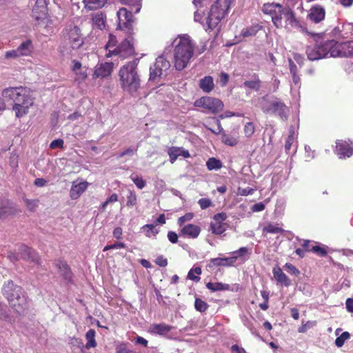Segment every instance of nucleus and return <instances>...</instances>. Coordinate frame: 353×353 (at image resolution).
<instances>
[{
    "mask_svg": "<svg viewBox=\"0 0 353 353\" xmlns=\"http://www.w3.org/2000/svg\"><path fill=\"white\" fill-rule=\"evenodd\" d=\"M0 97V112L6 110V105L3 99L13 101L12 110L17 118H21L29 113L30 108L34 105V99L32 92L28 87H8L2 90Z\"/></svg>",
    "mask_w": 353,
    "mask_h": 353,
    "instance_id": "f257e3e1",
    "label": "nucleus"
},
{
    "mask_svg": "<svg viewBox=\"0 0 353 353\" xmlns=\"http://www.w3.org/2000/svg\"><path fill=\"white\" fill-rule=\"evenodd\" d=\"M174 47V65L176 70L185 68L192 59L196 43L188 34L179 35L172 42Z\"/></svg>",
    "mask_w": 353,
    "mask_h": 353,
    "instance_id": "f03ea898",
    "label": "nucleus"
},
{
    "mask_svg": "<svg viewBox=\"0 0 353 353\" xmlns=\"http://www.w3.org/2000/svg\"><path fill=\"white\" fill-rule=\"evenodd\" d=\"M138 64L139 59H134L121 66L119 71L121 88L130 94L137 92L140 87L141 79L138 73Z\"/></svg>",
    "mask_w": 353,
    "mask_h": 353,
    "instance_id": "7ed1b4c3",
    "label": "nucleus"
},
{
    "mask_svg": "<svg viewBox=\"0 0 353 353\" xmlns=\"http://www.w3.org/2000/svg\"><path fill=\"white\" fill-rule=\"evenodd\" d=\"M3 294L11 307L19 314H24L29 308V301L22 288L12 280L5 282L2 288Z\"/></svg>",
    "mask_w": 353,
    "mask_h": 353,
    "instance_id": "20e7f679",
    "label": "nucleus"
},
{
    "mask_svg": "<svg viewBox=\"0 0 353 353\" xmlns=\"http://www.w3.org/2000/svg\"><path fill=\"white\" fill-rule=\"evenodd\" d=\"M231 3V0H217L211 7L205 24L208 29L213 30L225 16Z\"/></svg>",
    "mask_w": 353,
    "mask_h": 353,
    "instance_id": "39448f33",
    "label": "nucleus"
},
{
    "mask_svg": "<svg viewBox=\"0 0 353 353\" xmlns=\"http://www.w3.org/2000/svg\"><path fill=\"white\" fill-rule=\"evenodd\" d=\"M334 45V40H327L319 44L310 46L306 49L307 58L311 61H316L327 57L328 55L332 57Z\"/></svg>",
    "mask_w": 353,
    "mask_h": 353,
    "instance_id": "423d86ee",
    "label": "nucleus"
},
{
    "mask_svg": "<svg viewBox=\"0 0 353 353\" xmlns=\"http://www.w3.org/2000/svg\"><path fill=\"white\" fill-rule=\"evenodd\" d=\"M170 68V61L163 55L159 56L153 65L150 68L149 81H156L165 77Z\"/></svg>",
    "mask_w": 353,
    "mask_h": 353,
    "instance_id": "0eeeda50",
    "label": "nucleus"
},
{
    "mask_svg": "<svg viewBox=\"0 0 353 353\" xmlns=\"http://www.w3.org/2000/svg\"><path fill=\"white\" fill-rule=\"evenodd\" d=\"M134 54V49L132 39L128 37L124 39L116 48L110 50V52H107L106 57H111L112 56H117L121 59H125Z\"/></svg>",
    "mask_w": 353,
    "mask_h": 353,
    "instance_id": "6e6552de",
    "label": "nucleus"
},
{
    "mask_svg": "<svg viewBox=\"0 0 353 353\" xmlns=\"http://www.w3.org/2000/svg\"><path fill=\"white\" fill-rule=\"evenodd\" d=\"M63 38L72 49H78L83 44V38L77 26H68L64 30Z\"/></svg>",
    "mask_w": 353,
    "mask_h": 353,
    "instance_id": "1a4fd4ad",
    "label": "nucleus"
},
{
    "mask_svg": "<svg viewBox=\"0 0 353 353\" xmlns=\"http://www.w3.org/2000/svg\"><path fill=\"white\" fill-rule=\"evenodd\" d=\"M194 106L203 108L206 112L216 114L223 110V103L219 99L203 97L195 101Z\"/></svg>",
    "mask_w": 353,
    "mask_h": 353,
    "instance_id": "9d476101",
    "label": "nucleus"
},
{
    "mask_svg": "<svg viewBox=\"0 0 353 353\" xmlns=\"http://www.w3.org/2000/svg\"><path fill=\"white\" fill-rule=\"evenodd\" d=\"M262 110L266 114H277L284 121L287 120L290 111L286 105L279 99L274 100L266 105H263Z\"/></svg>",
    "mask_w": 353,
    "mask_h": 353,
    "instance_id": "9b49d317",
    "label": "nucleus"
},
{
    "mask_svg": "<svg viewBox=\"0 0 353 353\" xmlns=\"http://www.w3.org/2000/svg\"><path fill=\"white\" fill-rule=\"evenodd\" d=\"M32 17L37 22L38 25L48 26L50 23L45 0H37L32 9Z\"/></svg>",
    "mask_w": 353,
    "mask_h": 353,
    "instance_id": "f8f14e48",
    "label": "nucleus"
},
{
    "mask_svg": "<svg viewBox=\"0 0 353 353\" xmlns=\"http://www.w3.org/2000/svg\"><path fill=\"white\" fill-rule=\"evenodd\" d=\"M132 12L134 13V9L128 10L125 8H120L117 12V16L118 18V28L123 30H128L130 32L132 30V24L133 22Z\"/></svg>",
    "mask_w": 353,
    "mask_h": 353,
    "instance_id": "ddd939ff",
    "label": "nucleus"
},
{
    "mask_svg": "<svg viewBox=\"0 0 353 353\" xmlns=\"http://www.w3.org/2000/svg\"><path fill=\"white\" fill-rule=\"evenodd\" d=\"M353 57V41L339 43L335 41L332 57Z\"/></svg>",
    "mask_w": 353,
    "mask_h": 353,
    "instance_id": "4468645a",
    "label": "nucleus"
},
{
    "mask_svg": "<svg viewBox=\"0 0 353 353\" xmlns=\"http://www.w3.org/2000/svg\"><path fill=\"white\" fill-rule=\"evenodd\" d=\"M18 250L20 258L33 262L37 265L40 264V257L34 250L25 245H21Z\"/></svg>",
    "mask_w": 353,
    "mask_h": 353,
    "instance_id": "2eb2a0df",
    "label": "nucleus"
},
{
    "mask_svg": "<svg viewBox=\"0 0 353 353\" xmlns=\"http://www.w3.org/2000/svg\"><path fill=\"white\" fill-rule=\"evenodd\" d=\"M336 152L339 158L350 157L353 154V148L346 141L339 140L336 142Z\"/></svg>",
    "mask_w": 353,
    "mask_h": 353,
    "instance_id": "dca6fc26",
    "label": "nucleus"
},
{
    "mask_svg": "<svg viewBox=\"0 0 353 353\" xmlns=\"http://www.w3.org/2000/svg\"><path fill=\"white\" fill-rule=\"evenodd\" d=\"M113 68V63L112 62H104L98 63L95 66V70L93 74L94 78H103L109 76Z\"/></svg>",
    "mask_w": 353,
    "mask_h": 353,
    "instance_id": "f3484780",
    "label": "nucleus"
},
{
    "mask_svg": "<svg viewBox=\"0 0 353 353\" xmlns=\"http://www.w3.org/2000/svg\"><path fill=\"white\" fill-rule=\"evenodd\" d=\"M88 183L82 181L79 183L73 182L70 190V196L72 199H77L87 189Z\"/></svg>",
    "mask_w": 353,
    "mask_h": 353,
    "instance_id": "a211bd4d",
    "label": "nucleus"
},
{
    "mask_svg": "<svg viewBox=\"0 0 353 353\" xmlns=\"http://www.w3.org/2000/svg\"><path fill=\"white\" fill-rule=\"evenodd\" d=\"M325 11L322 6L316 5L310 8L309 17L313 22L316 23L321 22L325 19Z\"/></svg>",
    "mask_w": 353,
    "mask_h": 353,
    "instance_id": "6ab92c4d",
    "label": "nucleus"
},
{
    "mask_svg": "<svg viewBox=\"0 0 353 353\" xmlns=\"http://www.w3.org/2000/svg\"><path fill=\"white\" fill-rule=\"evenodd\" d=\"M172 330V326L165 323H154L150 325L148 332L153 334L165 336Z\"/></svg>",
    "mask_w": 353,
    "mask_h": 353,
    "instance_id": "aec40b11",
    "label": "nucleus"
},
{
    "mask_svg": "<svg viewBox=\"0 0 353 353\" xmlns=\"http://www.w3.org/2000/svg\"><path fill=\"white\" fill-rule=\"evenodd\" d=\"M201 232V228L194 224H187L183 226L181 230V234L184 236H188L192 239H196L198 237Z\"/></svg>",
    "mask_w": 353,
    "mask_h": 353,
    "instance_id": "412c9836",
    "label": "nucleus"
},
{
    "mask_svg": "<svg viewBox=\"0 0 353 353\" xmlns=\"http://www.w3.org/2000/svg\"><path fill=\"white\" fill-rule=\"evenodd\" d=\"M237 260V256L225 258H214L210 259L212 266H232Z\"/></svg>",
    "mask_w": 353,
    "mask_h": 353,
    "instance_id": "4be33fe9",
    "label": "nucleus"
},
{
    "mask_svg": "<svg viewBox=\"0 0 353 353\" xmlns=\"http://www.w3.org/2000/svg\"><path fill=\"white\" fill-rule=\"evenodd\" d=\"M55 265L58 268L61 276L66 281L72 280V272L68 265L63 261L57 260L55 261Z\"/></svg>",
    "mask_w": 353,
    "mask_h": 353,
    "instance_id": "5701e85b",
    "label": "nucleus"
},
{
    "mask_svg": "<svg viewBox=\"0 0 353 353\" xmlns=\"http://www.w3.org/2000/svg\"><path fill=\"white\" fill-rule=\"evenodd\" d=\"M284 18L285 20V27L288 28L290 26L292 28H301V30L303 31V28L301 26L299 22L294 17V12L292 10L290 9H286L284 11Z\"/></svg>",
    "mask_w": 353,
    "mask_h": 353,
    "instance_id": "b1692460",
    "label": "nucleus"
},
{
    "mask_svg": "<svg viewBox=\"0 0 353 353\" xmlns=\"http://www.w3.org/2000/svg\"><path fill=\"white\" fill-rule=\"evenodd\" d=\"M20 57H29L31 56L34 51V46L32 41L28 39L23 41L17 48Z\"/></svg>",
    "mask_w": 353,
    "mask_h": 353,
    "instance_id": "393cba45",
    "label": "nucleus"
},
{
    "mask_svg": "<svg viewBox=\"0 0 353 353\" xmlns=\"http://www.w3.org/2000/svg\"><path fill=\"white\" fill-rule=\"evenodd\" d=\"M296 134L295 129L293 126H291L289 129V134L285 141V150L287 152H289L290 149L293 148V151L295 152L296 150Z\"/></svg>",
    "mask_w": 353,
    "mask_h": 353,
    "instance_id": "a878e982",
    "label": "nucleus"
},
{
    "mask_svg": "<svg viewBox=\"0 0 353 353\" xmlns=\"http://www.w3.org/2000/svg\"><path fill=\"white\" fill-rule=\"evenodd\" d=\"M272 273L276 281L284 285L286 287H288L291 285L290 279L284 274L281 269V268L276 266L273 268Z\"/></svg>",
    "mask_w": 353,
    "mask_h": 353,
    "instance_id": "bb28decb",
    "label": "nucleus"
},
{
    "mask_svg": "<svg viewBox=\"0 0 353 353\" xmlns=\"http://www.w3.org/2000/svg\"><path fill=\"white\" fill-rule=\"evenodd\" d=\"M199 88L205 93L210 92L214 88L213 78L211 76H205L199 81Z\"/></svg>",
    "mask_w": 353,
    "mask_h": 353,
    "instance_id": "cd10ccee",
    "label": "nucleus"
},
{
    "mask_svg": "<svg viewBox=\"0 0 353 353\" xmlns=\"http://www.w3.org/2000/svg\"><path fill=\"white\" fill-rule=\"evenodd\" d=\"M14 211V208L12 203L8 200L2 201L0 203V218H5L12 214Z\"/></svg>",
    "mask_w": 353,
    "mask_h": 353,
    "instance_id": "c85d7f7f",
    "label": "nucleus"
},
{
    "mask_svg": "<svg viewBox=\"0 0 353 353\" xmlns=\"http://www.w3.org/2000/svg\"><path fill=\"white\" fill-rule=\"evenodd\" d=\"M281 5L279 3H265L263 6V12L265 14H269L272 17L281 10Z\"/></svg>",
    "mask_w": 353,
    "mask_h": 353,
    "instance_id": "c756f323",
    "label": "nucleus"
},
{
    "mask_svg": "<svg viewBox=\"0 0 353 353\" xmlns=\"http://www.w3.org/2000/svg\"><path fill=\"white\" fill-rule=\"evenodd\" d=\"M107 0H83L85 8L88 10H92L102 8L106 3Z\"/></svg>",
    "mask_w": 353,
    "mask_h": 353,
    "instance_id": "7c9ffc66",
    "label": "nucleus"
},
{
    "mask_svg": "<svg viewBox=\"0 0 353 353\" xmlns=\"http://www.w3.org/2000/svg\"><path fill=\"white\" fill-rule=\"evenodd\" d=\"M96 332L93 329H90L85 334V339L87 343L85 344V347L87 349H90L92 347H95L97 346V342L95 340Z\"/></svg>",
    "mask_w": 353,
    "mask_h": 353,
    "instance_id": "2f4dec72",
    "label": "nucleus"
},
{
    "mask_svg": "<svg viewBox=\"0 0 353 353\" xmlns=\"http://www.w3.org/2000/svg\"><path fill=\"white\" fill-rule=\"evenodd\" d=\"M243 86L250 90L258 91L261 86V81L257 76H254L252 80L245 81L243 83Z\"/></svg>",
    "mask_w": 353,
    "mask_h": 353,
    "instance_id": "473e14b6",
    "label": "nucleus"
},
{
    "mask_svg": "<svg viewBox=\"0 0 353 353\" xmlns=\"http://www.w3.org/2000/svg\"><path fill=\"white\" fill-rule=\"evenodd\" d=\"M284 232L283 229L279 226V224L268 223L263 228V234H281Z\"/></svg>",
    "mask_w": 353,
    "mask_h": 353,
    "instance_id": "72a5a7b5",
    "label": "nucleus"
},
{
    "mask_svg": "<svg viewBox=\"0 0 353 353\" xmlns=\"http://www.w3.org/2000/svg\"><path fill=\"white\" fill-rule=\"evenodd\" d=\"M206 288L212 292L227 290L230 288L228 284L222 283H206Z\"/></svg>",
    "mask_w": 353,
    "mask_h": 353,
    "instance_id": "f704fd0d",
    "label": "nucleus"
},
{
    "mask_svg": "<svg viewBox=\"0 0 353 353\" xmlns=\"http://www.w3.org/2000/svg\"><path fill=\"white\" fill-rule=\"evenodd\" d=\"M122 4L129 6L130 9H134V14L139 12L141 8L142 0H119Z\"/></svg>",
    "mask_w": 353,
    "mask_h": 353,
    "instance_id": "c9c22d12",
    "label": "nucleus"
},
{
    "mask_svg": "<svg viewBox=\"0 0 353 353\" xmlns=\"http://www.w3.org/2000/svg\"><path fill=\"white\" fill-rule=\"evenodd\" d=\"M92 23L97 28L102 30L105 28V17L101 13H97L92 16Z\"/></svg>",
    "mask_w": 353,
    "mask_h": 353,
    "instance_id": "e433bc0d",
    "label": "nucleus"
},
{
    "mask_svg": "<svg viewBox=\"0 0 353 353\" xmlns=\"http://www.w3.org/2000/svg\"><path fill=\"white\" fill-rule=\"evenodd\" d=\"M210 228L212 232L215 234H221L226 230L225 223H219L214 221L210 223Z\"/></svg>",
    "mask_w": 353,
    "mask_h": 353,
    "instance_id": "4c0bfd02",
    "label": "nucleus"
},
{
    "mask_svg": "<svg viewBox=\"0 0 353 353\" xmlns=\"http://www.w3.org/2000/svg\"><path fill=\"white\" fill-rule=\"evenodd\" d=\"M286 9L290 8H283V6H281V10L272 17V21L276 28H281L283 26L282 16H284V11L286 10Z\"/></svg>",
    "mask_w": 353,
    "mask_h": 353,
    "instance_id": "58836bf2",
    "label": "nucleus"
},
{
    "mask_svg": "<svg viewBox=\"0 0 353 353\" xmlns=\"http://www.w3.org/2000/svg\"><path fill=\"white\" fill-rule=\"evenodd\" d=\"M206 166L209 170H217L222 167V163L219 159L212 157L206 162Z\"/></svg>",
    "mask_w": 353,
    "mask_h": 353,
    "instance_id": "ea45409f",
    "label": "nucleus"
},
{
    "mask_svg": "<svg viewBox=\"0 0 353 353\" xmlns=\"http://www.w3.org/2000/svg\"><path fill=\"white\" fill-rule=\"evenodd\" d=\"M201 272L202 271L200 267L192 268L188 274V278L190 280L197 282L200 280V277L199 276L201 274Z\"/></svg>",
    "mask_w": 353,
    "mask_h": 353,
    "instance_id": "a19ab883",
    "label": "nucleus"
},
{
    "mask_svg": "<svg viewBox=\"0 0 353 353\" xmlns=\"http://www.w3.org/2000/svg\"><path fill=\"white\" fill-rule=\"evenodd\" d=\"M73 72L75 74V81L79 83L85 81L88 77L87 68L85 67L81 68V70H79V71H74Z\"/></svg>",
    "mask_w": 353,
    "mask_h": 353,
    "instance_id": "79ce46f5",
    "label": "nucleus"
},
{
    "mask_svg": "<svg viewBox=\"0 0 353 353\" xmlns=\"http://www.w3.org/2000/svg\"><path fill=\"white\" fill-rule=\"evenodd\" d=\"M208 307L209 305L204 301L199 298L195 299L194 307L197 311L200 312H204L208 310Z\"/></svg>",
    "mask_w": 353,
    "mask_h": 353,
    "instance_id": "37998d69",
    "label": "nucleus"
},
{
    "mask_svg": "<svg viewBox=\"0 0 353 353\" xmlns=\"http://www.w3.org/2000/svg\"><path fill=\"white\" fill-rule=\"evenodd\" d=\"M179 152H181V148L171 147L169 148L168 154L172 163H173L179 157Z\"/></svg>",
    "mask_w": 353,
    "mask_h": 353,
    "instance_id": "c03bdc74",
    "label": "nucleus"
},
{
    "mask_svg": "<svg viewBox=\"0 0 353 353\" xmlns=\"http://www.w3.org/2000/svg\"><path fill=\"white\" fill-rule=\"evenodd\" d=\"M142 229H146L145 235L148 237L155 236L159 233V230H157L156 226L153 224H146L143 226Z\"/></svg>",
    "mask_w": 353,
    "mask_h": 353,
    "instance_id": "a18cd8bd",
    "label": "nucleus"
},
{
    "mask_svg": "<svg viewBox=\"0 0 353 353\" xmlns=\"http://www.w3.org/2000/svg\"><path fill=\"white\" fill-rule=\"evenodd\" d=\"M350 336V334L347 332H344L341 335L337 337L335 340V345L338 347H341L343 345L345 341L347 340Z\"/></svg>",
    "mask_w": 353,
    "mask_h": 353,
    "instance_id": "49530a36",
    "label": "nucleus"
},
{
    "mask_svg": "<svg viewBox=\"0 0 353 353\" xmlns=\"http://www.w3.org/2000/svg\"><path fill=\"white\" fill-rule=\"evenodd\" d=\"M222 142L230 146H234L237 144V139L224 134L222 136Z\"/></svg>",
    "mask_w": 353,
    "mask_h": 353,
    "instance_id": "de8ad7c7",
    "label": "nucleus"
},
{
    "mask_svg": "<svg viewBox=\"0 0 353 353\" xmlns=\"http://www.w3.org/2000/svg\"><path fill=\"white\" fill-rule=\"evenodd\" d=\"M130 179L139 189H143L145 186V181L142 177L132 174L130 176Z\"/></svg>",
    "mask_w": 353,
    "mask_h": 353,
    "instance_id": "09e8293b",
    "label": "nucleus"
},
{
    "mask_svg": "<svg viewBox=\"0 0 353 353\" xmlns=\"http://www.w3.org/2000/svg\"><path fill=\"white\" fill-rule=\"evenodd\" d=\"M316 325V321H307L305 323H303L301 327H299L298 332L299 333H305L309 329L313 327Z\"/></svg>",
    "mask_w": 353,
    "mask_h": 353,
    "instance_id": "8fccbe9b",
    "label": "nucleus"
},
{
    "mask_svg": "<svg viewBox=\"0 0 353 353\" xmlns=\"http://www.w3.org/2000/svg\"><path fill=\"white\" fill-rule=\"evenodd\" d=\"M117 43V40L115 36L112 34H110L109 40L107 44L105 45V49L108 52H110V50L116 48Z\"/></svg>",
    "mask_w": 353,
    "mask_h": 353,
    "instance_id": "3c124183",
    "label": "nucleus"
},
{
    "mask_svg": "<svg viewBox=\"0 0 353 353\" xmlns=\"http://www.w3.org/2000/svg\"><path fill=\"white\" fill-rule=\"evenodd\" d=\"M243 130H244L245 135L247 137H252L255 131V128H254L253 123H252V122L247 123L244 126Z\"/></svg>",
    "mask_w": 353,
    "mask_h": 353,
    "instance_id": "603ef678",
    "label": "nucleus"
},
{
    "mask_svg": "<svg viewBox=\"0 0 353 353\" xmlns=\"http://www.w3.org/2000/svg\"><path fill=\"white\" fill-rule=\"evenodd\" d=\"M250 254L249 249L246 247H241L239 250L232 252V256H237V259L243 258L245 255Z\"/></svg>",
    "mask_w": 353,
    "mask_h": 353,
    "instance_id": "864d4df0",
    "label": "nucleus"
},
{
    "mask_svg": "<svg viewBox=\"0 0 353 353\" xmlns=\"http://www.w3.org/2000/svg\"><path fill=\"white\" fill-rule=\"evenodd\" d=\"M284 269L290 274L292 275H299L300 274L299 270L292 263H287L284 265Z\"/></svg>",
    "mask_w": 353,
    "mask_h": 353,
    "instance_id": "5fc2aeb1",
    "label": "nucleus"
},
{
    "mask_svg": "<svg viewBox=\"0 0 353 353\" xmlns=\"http://www.w3.org/2000/svg\"><path fill=\"white\" fill-rule=\"evenodd\" d=\"M198 203L200 205V208L202 210H205L209 207L212 206V201L208 198H202L200 199L198 201Z\"/></svg>",
    "mask_w": 353,
    "mask_h": 353,
    "instance_id": "6e6d98bb",
    "label": "nucleus"
},
{
    "mask_svg": "<svg viewBox=\"0 0 353 353\" xmlns=\"http://www.w3.org/2000/svg\"><path fill=\"white\" fill-rule=\"evenodd\" d=\"M9 319L7 307L5 305L0 304V320L8 321Z\"/></svg>",
    "mask_w": 353,
    "mask_h": 353,
    "instance_id": "4d7b16f0",
    "label": "nucleus"
},
{
    "mask_svg": "<svg viewBox=\"0 0 353 353\" xmlns=\"http://www.w3.org/2000/svg\"><path fill=\"white\" fill-rule=\"evenodd\" d=\"M20 57L17 49L7 51L5 53V58L6 59H17Z\"/></svg>",
    "mask_w": 353,
    "mask_h": 353,
    "instance_id": "13d9d810",
    "label": "nucleus"
},
{
    "mask_svg": "<svg viewBox=\"0 0 353 353\" xmlns=\"http://www.w3.org/2000/svg\"><path fill=\"white\" fill-rule=\"evenodd\" d=\"M127 206L128 207H132L137 204V198L135 193L132 192H129V195L127 197Z\"/></svg>",
    "mask_w": 353,
    "mask_h": 353,
    "instance_id": "bf43d9fd",
    "label": "nucleus"
},
{
    "mask_svg": "<svg viewBox=\"0 0 353 353\" xmlns=\"http://www.w3.org/2000/svg\"><path fill=\"white\" fill-rule=\"evenodd\" d=\"M310 250L320 256H324L327 254L325 249L319 245L312 246Z\"/></svg>",
    "mask_w": 353,
    "mask_h": 353,
    "instance_id": "052dcab7",
    "label": "nucleus"
},
{
    "mask_svg": "<svg viewBox=\"0 0 353 353\" xmlns=\"http://www.w3.org/2000/svg\"><path fill=\"white\" fill-rule=\"evenodd\" d=\"M256 32H257V30H256V28H254L253 27H250V28L243 29L241 31V35L244 37L254 36L256 34Z\"/></svg>",
    "mask_w": 353,
    "mask_h": 353,
    "instance_id": "680f3d73",
    "label": "nucleus"
},
{
    "mask_svg": "<svg viewBox=\"0 0 353 353\" xmlns=\"http://www.w3.org/2000/svg\"><path fill=\"white\" fill-rule=\"evenodd\" d=\"M25 203H26V206L27 207V208L29 210L33 211L36 209V208L38 205V201L37 200L26 199Z\"/></svg>",
    "mask_w": 353,
    "mask_h": 353,
    "instance_id": "e2e57ef3",
    "label": "nucleus"
},
{
    "mask_svg": "<svg viewBox=\"0 0 353 353\" xmlns=\"http://www.w3.org/2000/svg\"><path fill=\"white\" fill-rule=\"evenodd\" d=\"M227 219V214L225 212H221L215 214L213 217V220L216 223H224L223 222Z\"/></svg>",
    "mask_w": 353,
    "mask_h": 353,
    "instance_id": "0e129e2a",
    "label": "nucleus"
},
{
    "mask_svg": "<svg viewBox=\"0 0 353 353\" xmlns=\"http://www.w3.org/2000/svg\"><path fill=\"white\" fill-rule=\"evenodd\" d=\"M193 218L192 213H187L184 216H182L178 219V224L181 226L185 221H190Z\"/></svg>",
    "mask_w": 353,
    "mask_h": 353,
    "instance_id": "69168bd1",
    "label": "nucleus"
},
{
    "mask_svg": "<svg viewBox=\"0 0 353 353\" xmlns=\"http://www.w3.org/2000/svg\"><path fill=\"white\" fill-rule=\"evenodd\" d=\"M63 145V141L62 139H56L50 143V148L52 149L62 148Z\"/></svg>",
    "mask_w": 353,
    "mask_h": 353,
    "instance_id": "338daca9",
    "label": "nucleus"
},
{
    "mask_svg": "<svg viewBox=\"0 0 353 353\" xmlns=\"http://www.w3.org/2000/svg\"><path fill=\"white\" fill-rule=\"evenodd\" d=\"M137 151V149L132 148H128V149L125 150L122 152H121L119 155V157L121 158L124 156H130L132 157L134 152Z\"/></svg>",
    "mask_w": 353,
    "mask_h": 353,
    "instance_id": "774afa93",
    "label": "nucleus"
}]
</instances>
